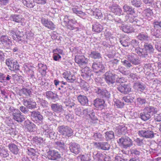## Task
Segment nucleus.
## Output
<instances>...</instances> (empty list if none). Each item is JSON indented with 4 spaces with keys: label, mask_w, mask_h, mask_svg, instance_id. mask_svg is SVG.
I'll return each mask as SVG.
<instances>
[{
    "label": "nucleus",
    "mask_w": 161,
    "mask_h": 161,
    "mask_svg": "<svg viewBox=\"0 0 161 161\" xmlns=\"http://www.w3.org/2000/svg\"><path fill=\"white\" fill-rule=\"evenodd\" d=\"M17 28H13L8 31V34L13 39L19 43L27 42V37L24 35Z\"/></svg>",
    "instance_id": "nucleus-1"
},
{
    "label": "nucleus",
    "mask_w": 161,
    "mask_h": 161,
    "mask_svg": "<svg viewBox=\"0 0 161 161\" xmlns=\"http://www.w3.org/2000/svg\"><path fill=\"white\" fill-rule=\"evenodd\" d=\"M157 112L156 108L152 106L146 107L143 110V112L140 113L139 117L142 120L147 121L150 119Z\"/></svg>",
    "instance_id": "nucleus-2"
},
{
    "label": "nucleus",
    "mask_w": 161,
    "mask_h": 161,
    "mask_svg": "<svg viewBox=\"0 0 161 161\" xmlns=\"http://www.w3.org/2000/svg\"><path fill=\"white\" fill-rule=\"evenodd\" d=\"M9 109V113L12 118L14 121L20 123L24 120L25 119V116L22 114L19 109L14 108L13 107H10Z\"/></svg>",
    "instance_id": "nucleus-3"
},
{
    "label": "nucleus",
    "mask_w": 161,
    "mask_h": 161,
    "mask_svg": "<svg viewBox=\"0 0 161 161\" xmlns=\"http://www.w3.org/2000/svg\"><path fill=\"white\" fill-rule=\"evenodd\" d=\"M151 127H148L147 128H144L139 130L137 132L138 135L142 137L147 139H152L157 136L156 133L150 129Z\"/></svg>",
    "instance_id": "nucleus-4"
},
{
    "label": "nucleus",
    "mask_w": 161,
    "mask_h": 161,
    "mask_svg": "<svg viewBox=\"0 0 161 161\" xmlns=\"http://www.w3.org/2000/svg\"><path fill=\"white\" fill-rule=\"evenodd\" d=\"M117 142L121 148L127 149L133 145V141L129 137L123 136L119 139Z\"/></svg>",
    "instance_id": "nucleus-5"
},
{
    "label": "nucleus",
    "mask_w": 161,
    "mask_h": 161,
    "mask_svg": "<svg viewBox=\"0 0 161 161\" xmlns=\"http://www.w3.org/2000/svg\"><path fill=\"white\" fill-rule=\"evenodd\" d=\"M30 116L32 121L38 125H42L43 120V118L41 113L35 110L31 111Z\"/></svg>",
    "instance_id": "nucleus-6"
},
{
    "label": "nucleus",
    "mask_w": 161,
    "mask_h": 161,
    "mask_svg": "<svg viewBox=\"0 0 161 161\" xmlns=\"http://www.w3.org/2000/svg\"><path fill=\"white\" fill-rule=\"evenodd\" d=\"M95 92L98 96L107 100L111 98V94L110 92L105 89L97 87L95 89Z\"/></svg>",
    "instance_id": "nucleus-7"
},
{
    "label": "nucleus",
    "mask_w": 161,
    "mask_h": 161,
    "mask_svg": "<svg viewBox=\"0 0 161 161\" xmlns=\"http://www.w3.org/2000/svg\"><path fill=\"white\" fill-rule=\"evenodd\" d=\"M5 63L11 71H17L19 70V66L18 62L13 58H8L6 60Z\"/></svg>",
    "instance_id": "nucleus-8"
},
{
    "label": "nucleus",
    "mask_w": 161,
    "mask_h": 161,
    "mask_svg": "<svg viewBox=\"0 0 161 161\" xmlns=\"http://www.w3.org/2000/svg\"><path fill=\"white\" fill-rule=\"evenodd\" d=\"M58 130L59 132L64 136L70 137L73 135V130L70 127L65 125L58 126Z\"/></svg>",
    "instance_id": "nucleus-9"
},
{
    "label": "nucleus",
    "mask_w": 161,
    "mask_h": 161,
    "mask_svg": "<svg viewBox=\"0 0 161 161\" xmlns=\"http://www.w3.org/2000/svg\"><path fill=\"white\" fill-rule=\"evenodd\" d=\"M0 42L3 49L8 50L10 49V46L12 44L11 38L9 37L7 35H2L0 37Z\"/></svg>",
    "instance_id": "nucleus-10"
},
{
    "label": "nucleus",
    "mask_w": 161,
    "mask_h": 161,
    "mask_svg": "<svg viewBox=\"0 0 161 161\" xmlns=\"http://www.w3.org/2000/svg\"><path fill=\"white\" fill-rule=\"evenodd\" d=\"M106 82L109 85H113L116 81V75L114 72L110 71L106 72L104 75Z\"/></svg>",
    "instance_id": "nucleus-11"
},
{
    "label": "nucleus",
    "mask_w": 161,
    "mask_h": 161,
    "mask_svg": "<svg viewBox=\"0 0 161 161\" xmlns=\"http://www.w3.org/2000/svg\"><path fill=\"white\" fill-rule=\"evenodd\" d=\"M47 153V158L49 160L58 161L61 158V154L56 150L49 149Z\"/></svg>",
    "instance_id": "nucleus-12"
},
{
    "label": "nucleus",
    "mask_w": 161,
    "mask_h": 161,
    "mask_svg": "<svg viewBox=\"0 0 161 161\" xmlns=\"http://www.w3.org/2000/svg\"><path fill=\"white\" fill-rule=\"evenodd\" d=\"M101 61L94 62L93 63L92 67L95 72L104 73L105 71V67Z\"/></svg>",
    "instance_id": "nucleus-13"
},
{
    "label": "nucleus",
    "mask_w": 161,
    "mask_h": 161,
    "mask_svg": "<svg viewBox=\"0 0 161 161\" xmlns=\"http://www.w3.org/2000/svg\"><path fill=\"white\" fill-rule=\"evenodd\" d=\"M118 90L124 94H127L131 91V87L130 84H123L119 85L117 87Z\"/></svg>",
    "instance_id": "nucleus-14"
},
{
    "label": "nucleus",
    "mask_w": 161,
    "mask_h": 161,
    "mask_svg": "<svg viewBox=\"0 0 161 161\" xmlns=\"http://www.w3.org/2000/svg\"><path fill=\"white\" fill-rule=\"evenodd\" d=\"M138 35L136 36V38L142 42L147 41L149 40L150 37L146 32H141V29L140 28L137 31Z\"/></svg>",
    "instance_id": "nucleus-15"
},
{
    "label": "nucleus",
    "mask_w": 161,
    "mask_h": 161,
    "mask_svg": "<svg viewBox=\"0 0 161 161\" xmlns=\"http://www.w3.org/2000/svg\"><path fill=\"white\" fill-rule=\"evenodd\" d=\"M127 59L132 64L137 65L140 64V60L137 55L131 53L127 56Z\"/></svg>",
    "instance_id": "nucleus-16"
},
{
    "label": "nucleus",
    "mask_w": 161,
    "mask_h": 161,
    "mask_svg": "<svg viewBox=\"0 0 161 161\" xmlns=\"http://www.w3.org/2000/svg\"><path fill=\"white\" fill-rule=\"evenodd\" d=\"M70 151L75 154H77L80 152V145L75 142H71L69 144Z\"/></svg>",
    "instance_id": "nucleus-17"
},
{
    "label": "nucleus",
    "mask_w": 161,
    "mask_h": 161,
    "mask_svg": "<svg viewBox=\"0 0 161 161\" xmlns=\"http://www.w3.org/2000/svg\"><path fill=\"white\" fill-rule=\"evenodd\" d=\"M93 102L95 107L101 110L104 109L106 107L105 101L103 99L97 98L94 100Z\"/></svg>",
    "instance_id": "nucleus-18"
},
{
    "label": "nucleus",
    "mask_w": 161,
    "mask_h": 161,
    "mask_svg": "<svg viewBox=\"0 0 161 161\" xmlns=\"http://www.w3.org/2000/svg\"><path fill=\"white\" fill-rule=\"evenodd\" d=\"M23 104L27 107L28 108L30 109H34L36 108V103L32 101L30 98L28 99H24L23 101Z\"/></svg>",
    "instance_id": "nucleus-19"
},
{
    "label": "nucleus",
    "mask_w": 161,
    "mask_h": 161,
    "mask_svg": "<svg viewBox=\"0 0 161 161\" xmlns=\"http://www.w3.org/2000/svg\"><path fill=\"white\" fill-rule=\"evenodd\" d=\"M41 21L43 25L48 29L53 30L55 28V25L50 20L44 18L41 19Z\"/></svg>",
    "instance_id": "nucleus-20"
},
{
    "label": "nucleus",
    "mask_w": 161,
    "mask_h": 161,
    "mask_svg": "<svg viewBox=\"0 0 161 161\" xmlns=\"http://www.w3.org/2000/svg\"><path fill=\"white\" fill-rule=\"evenodd\" d=\"M12 76L5 73L0 72V82L2 83L10 82Z\"/></svg>",
    "instance_id": "nucleus-21"
},
{
    "label": "nucleus",
    "mask_w": 161,
    "mask_h": 161,
    "mask_svg": "<svg viewBox=\"0 0 161 161\" xmlns=\"http://www.w3.org/2000/svg\"><path fill=\"white\" fill-rule=\"evenodd\" d=\"M77 99L80 104L83 106H87L89 104V100L86 96L80 94L77 97Z\"/></svg>",
    "instance_id": "nucleus-22"
},
{
    "label": "nucleus",
    "mask_w": 161,
    "mask_h": 161,
    "mask_svg": "<svg viewBox=\"0 0 161 161\" xmlns=\"http://www.w3.org/2000/svg\"><path fill=\"white\" fill-rule=\"evenodd\" d=\"M51 107L52 110L56 113H62L64 110L62 106L58 103H52Z\"/></svg>",
    "instance_id": "nucleus-23"
},
{
    "label": "nucleus",
    "mask_w": 161,
    "mask_h": 161,
    "mask_svg": "<svg viewBox=\"0 0 161 161\" xmlns=\"http://www.w3.org/2000/svg\"><path fill=\"white\" fill-rule=\"evenodd\" d=\"M55 148L58 149L61 152L63 153L65 150V145L62 140L56 141L54 144Z\"/></svg>",
    "instance_id": "nucleus-24"
},
{
    "label": "nucleus",
    "mask_w": 161,
    "mask_h": 161,
    "mask_svg": "<svg viewBox=\"0 0 161 161\" xmlns=\"http://www.w3.org/2000/svg\"><path fill=\"white\" fill-rule=\"evenodd\" d=\"M97 147L98 149L108 150L110 149V145L108 142H100L96 143Z\"/></svg>",
    "instance_id": "nucleus-25"
},
{
    "label": "nucleus",
    "mask_w": 161,
    "mask_h": 161,
    "mask_svg": "<svg viewBox=\"0 0 161 161\" xmlns=\"http://www.w3.org/2000/svg\"><path fill=\"white\" fill-rule=\"evenodd\" d=\"M135 52L141 58H147L148 57L147 52L144 48H142L138 47L135 49Z\"/></svg>",
    "instance_id": "nucleus-26"
},
{
    "label": "nucleus",
    "mask_w": 161,
    "mask_h": 161,
    "mask_svg": "<svg viewBox=\"0 0 161 161\" xmlns=\"http://www.w3.org/2000/svg\"><path fill=\"white\" fill-rule=\"evenodd\" d=\"M151 34L156 38L161 37V29L157 28L153 26L150 28Z\"/></svg>",
    "instance_id": "nucleus-27"
},
{
    "label": "nucleus",
    "mask_w": 161,
    "mask_h": 161,
    "mask_svg": "<svg viewBox=\"0 0 161 161\" xmlns=\"http://www.w3.org/2000/svg\"><path fill=\"white\" fill-rule=\"evenodd\" d=\"M89 55L92 59H97L100 61L102 60V55L98 51H91Z\"/></svg>",
    "instance_id": "nucleus-28"
},
{
    "label": "nucleus",
    "mask_w": 161,
    "mask_h": 161,
    "mask_svg": "<svg viewBox=\"0 0 161 161\" xmlns=\"http://www.w3.org/2000/svg\"><path fill=\"white\" fill-rule=\"evenodd\" d=\"M88 12L91 15L95 16V18L97 19H100L102 17V13L100 10L97 9H96L94 10L92 9H89Z\"/></svg>",
    "instance_id": "nucleus-29"
},
{
    "label": "nucleus",
    "mask_w": 161,
    "mask_h": 161,
    "mask_svg": "<svg viewBox=\"0 0 161 161\" xmlns=\"http://www.w3.org/2000/svg\"><path fill=\"white\" fill-rule=\"evenodd\" d=\"M23 19V16L20 14H12L9 17L10 20L18 23H21Z\"/></svg>",
    "instance_id": "nucleus-30"
},
{
    "label": "nucleus",
    "mask_w": 161,
    "mask_h": 161,
    "mask_svg": "<svg viewBox=\"0 0 161 161\" xmlns=\"http://www.w3.org/2000/svg\"><path fill=\"white\" fill-rule=\"evenodd\" d=\"M133 88L138 91L142 92L145 89L146 86L143 83L138 81L134 83Z\"/></svg>",
    "instance_id": "nucleus-31"
},
{
    "label": "nucleus",
    "mask_w": 161,
    "mask_h": 161,
    "mask_svg": "<svg viewBox=\"0 0 161 161\" xmlns=\"http://www.w3.org/2000/svg\"><path fill=\"white\" fill-rule=\"evenodd\" d=\"M75 62L78 64L80 66L85 65L88 62V60L84 56H78L75 57Z\"/></svg>",
    "instance_id": "nucleus-32"
},
{
    "label": "nucleus",
    "mask_w": 161,
    "mask_h": 161,
    "mask_svg": "<svg viewBox=\"0 0 161 161\" xmlns=\"http://www.w3.org/2000/svg\"><path fill=\"white\" fill-rule=\"evenodd\" d=\"M123 9L124 11L127 14H134L135 13L134 8L127 4H125L124 5Z\"/></svg>",
    "instance_id": "nucleus-33"
},
{
    "label": "nucleus",
    "mask_w": 161,
    "mask_h": 161,
    "mask_svg": "<svg viewBox=\"0 0 161 161\" xmlns=\"http://www.w3.org/2000/svg\"><path fill=\"white\" fill-rule=\"evenodd\" d=\"M9 148L13 154L17 155L19 154V149L18 146L13 143H10L8 145Z\"/></svg>",
    "instance_id": "nucleus-34"
},
{
    "label": "nucleus",
    "mask_w": 161,
    "mask_h": 161,
    "mask_svg": "<svg viewBox=\"0 0 161 161\" xmlns=\"http://www.w3.org/2000/svg\"><path fill=\"white\" fill-rule=\"evenodd\" d=\"M105 140L108 141L114 139L115 138L114 133L112 130L107 131L104 133Z\"/></svg>",
    "instance_id": "nucleus-35"
},
{
    "label": "nucleus",
    "mask_w": 161,
    "mask_h": 161,
    "mask_svg": "<svg viewBox=\"0 0 161 161\" xmlns=\"http://www.w3.org/2000/svg\"><path fill=\"white\" fill-rule=\"evenodd\" d=\"M119 26L120 27V29L125 32L129 33L134 31L133 28L130 25H123Z\"/></svg>",
    "instance_id": "nucleus-36"
},
{
    "label": "nucleus",
    "mask_w": 161,
    "mask_h": 161,
    "mask_svg": "<svg viewBox=\"0 0 161 161\" xmlns=\"http://www.w3.org/2000/svg\"><path fill=\"white\" fill-rule=\"evenodd\" d=\"M46 96L47 98L52 100H55L58 97V96L56 93L51 91L47 92L46 93Z\"/></svg>",
    "instance_id": "nucleus-37"
},
{
    "label": "nucleus",
    "mask_w": 161,
    "mask_h": 161,
    "mask_svg": "<svg viewBox=\"0 0 161 161\" xmlns=\"http://www.w3.org/2000/svg\"><path fill=\"white\" fill-rule=\"evenodd\" d=\"M159 150L158 144L154 142H152L150 146L149 151L151 154L157 153Z\"/></svg>",
    "instance_id": "nucleus-38"
},
{
    "label": "nucleus",
    "mask_w": 161,
    "mask_h": 161,
    "mask_svg": "<svg viewBox=\"0 0 161 161\" xmlns=\"http://www.w3.org/2000/svg\"><path fill=\"white\" fill-rule=\"evenodd\" d=\"M42 135L45 137H48L53 129L48 127L47 125H44L42 126Z\"/></svg>",
    "instance_id": "nucleus-39"
},
{
    "label": "nucleus",
    "mask_w": 161,
    "mask_h": 161,
    "mask_svg": "<svg viewBox=\"0 0 161 161\" xmlns=\"http://www.w3.org/2000/svg\"><path fill=\"white\" fill-rule=\"evenodd\" d=\"M20 92L22 94L27 97H31L32 92L31 88L25 87L22 88L20 90Z\"/></svg>",
    "instance_id": "nucleus-40"
},
{
    "label": "nucleus",
    "mask_w": 161,
    "mask_h": 161,
    "mask_svg": "<svg viewBox=\"0 0 161 161\" xmlns=\"http://www.w3.org/2000/svg\"><path fill=\"white\" fill-rule=\"evenodd\" d=\"M36 102L38 105L42 106L43 108H47L48 107V102L42 98L38 97L36 98Z\"/></svg>",
    "instance_id": "nucleus-41"
},
{
    "label": "nucleus",
    "mask_w": 161,
    "mask_h": 161,
    "mask_svg": "<svg viewBox=\"0 0 161 161\" xmlns=\"http://www.w3.org/2000/svg\"><path fill=\"white\" fill-rule=\"evenodd\" d=\"M109 8L112 12L118 15L121 14L122 11L121 9L118 6L112 5Z\"/></svg>",
    "instance_id": "nucleus-42"
},
{
    "label": "nucleus",
    "mask_w": 161,
    "mask_h": 161,
    "mask_svg": "<svg viewBox=\"0 0 161 161\" xmlns=\"http://www.w3.org/2000/svg\"><path fill=\"white\" fill-rule=\"evenodd\" d=\"M22 2L25 6L30 8H33L35 5L34 0H22Z\"/></svg>",
    "instance_id": "nucleus-43"
},
{
    "label": "nucleus",
    "mask_w": 161,
    "mask_h": 161,
    "mask_svg": "<svg viewBox=\"0 0 161 161\" xmlns=\"http://www.w3.org/2000/svg\"><path fill=\"white\" fill-rule=\"evenodd\" d=\"M103 29V26L97 22L95 23L92 25V30L96 32H100Z\"/></svg>",
    "instance_id": "nucleus-44"
},
{
    "label": "nucleus",
    "mask_w": 161,
    "mask_h": 161,
    "mask_svg": "<svg viewBox=\"0 0 161 161\" xmlns=\"http://www.w3.org/2000/svg\"><path fill=\"white\" fill-rule=\"evenodd\" d=\"M144 48L147 52V53H153L154 52V48L152 45L150 43H146L144 45Z\"/></svg>",
    "instance_id": "nucleus-45"
},
{
    "label": "nucleus",
    "mask_w": 161,
    "mask_h": 161,
    "mask_svg": "<svg viewBox=\"0 0 161 161\" xmlns=\"http://www.w3.org/2000/svg\"><path fill=\"white\" fill-rule=\"evenodd\" d=\"M72 9L73 13L76 14L81 18H83L86 15L85 13L83 12L81 10H79L77 8H73Z\"/></svg>",
    "instance_id": "nucleus-46"
},
{
    "label": "nucleus",
    "mask_w": 161,
    "mask_h": 161,
    "mask_svg": "<svg viewBox=\"0 0 161 161\" xmlns=\"http://www.w3.org/2000/svg\"><path fill=\"white\" fill-rule=\"evenodd\" d=\"M43 112L44 115L47 118L48 120L51 121L53 119L54 115L53 112L47 110H44Z\"/></svg>",
    "instance_id": "nucleus-47"
},
{
    "label": "nucleus",
    "mask_w": 161,
    "mask_h": 161,
    "mask_svg": "<svg viewBox=\"0 0 161 161\" xmlns=\"http://www.w3.org/2000/svg\"><path fill=\"white\" fill-rule=\"evenodd\" d=\"M133 14H127L125 16V20L127 22L135 23V17L133 16Z\"/></svg>",
    "instance_id": "nucleus-48"
},
{
    "label": "nucleus",
    "mask_w": 161,
    "mask_h": 161,
    "mask_svg": "<svg viewBox=\"0 0 161 161\" xmlns=\"http://www.w3.org/2000/svg\"><path fill=\"white\" fill-rule=\"evenodd\" d=\"M93 137L96 141H103L104 139V136L100 132L95 133L93 136Z\"/></svg>",
    "instance_id": "nucleus-49"
},
{
    "label": "nucleus",
    "mask_w": 161,
    "mask_h": 161,
    "mask_svg": "<svg viewBox=\"0 0 161 161\" xmlns=\"http://www.w3.org/2000/svg\"><path fill=\"white\" fill-rule=\"evenodd\" d=\"M131 4L137 8L141 7L142 3L141 0H130Z\"/></svg>",
    "instance_id": "nucleus-50"
},
{
    "label": "nucleus",
    "mask_w": 161,
    "mask_h": 161,
    "mask_svg": "<svg viewBox=\"0 0 161 161\" xmlns=\"http://www.w3.org/2000/svg\"><path fill=\"white\" fill-rule=\"evenodd\" d=\"M136 103L137 105L140 107L147 103V101L145 98L138 97L136 99Z\"/></svg>",
    "instance_id": "nucleus-51"
},
{
    "label": "nucleus",
    "mask_w": 161,
    "mask_h": 161,
    "mask_svg": "<svg viewBox=\"0 0 161 161\" xmlns=\"http://www.w3.org/2000/svg\"><path fill=\"white\" fill-rule=\"evenodd\" d=\"M80 87L84 90L87 91L89 90V85L85 80H82L81 81Z\"/></svg>",
    "instance_id": "nucleus-52"
},
{
    "label": "nucleus",
    "mask_w": 161,
    "mask_h": 161,
    "mask_svg": "<svg viewBox=\"0 0 161 161\" xmlns=\"http://www.w3.org/2000/svg\"><path fill=\"white\" fill-rule=\"evenodd\" d=\"M133 99L134 97L132 96L131 94L124 96L122 98V100L127 103H132L133 102Z\"/></svg>",
    "instance_id": "nucleus-53"
},
{
    "label": "nucleus",
    "mask_w": 161,
    "mask_h": 161,
    "mask_svg": "<svg viewBox=\"0 0 161 161\" xmlns=\"http://www.w3.org/2000/svg\"><path fill=\"white\" fill-rule=\"evenodd\" d=\"M12 75L13 79L18 82H21L23 81V77L18 74H12Z\"/></svg>",
    "instance_id": "nucleus-54"
},
{
    "label": "nucleus",
    "mask_w": 161,
    "mask_h": 161,
    "mask_svg": "<svg viewBox=\"0 0 161 161\" xmlns=\"http://www.w3.org/2000/svg\"><path fill=\"white\" fill-rule=\"evenodd\" d=\"M65 106L67 107V108L70 111H72L73 109L74 110L75 105L76 104L74 102H66L65 103Z\"/></svg>",
    "instance_id": "nucleus-55"
},
{
    "label": "nucleus",
    "mask_w": 161,
    "mask_h": 161,
    "mask_svg": "<svg viewBox=\"0 0 161 161\" xmlns=\"http://www.w3.org/2000/svg\"><path fill=\"white\" fill-rule=\"evenodd\" d=\"M74 110L75 113L76 115L79 116L80 115H82V111L81 109V107L78 106L76 104L75 105Z\"/></svg>",
    "instance_id": "nucleus-56"
},
{
    "label": "nucleus",
    "mask_w": 161,
    "mask_h": 161,
    "mask_svg": "<svg viewBox=\"0 0 161 161\" xmlns=\"http://www.w3.org/2000/svg\"><path fill=\"white\" fill-rule=\"evenodd\" d=\"M115 105L118 108H122L124 107L125 103L123 100L116 99L114 101Z\"/></svg>",
    "instance_id": "nucleus-57"
},
{
    "label": "nucleus",
    "mask_w": 161,
    "mask_h": 161,
    "mask_svg": "<svg viewBox=\"0 0 161 161\" xmlns=\"http://www.w3.org/2000/svg\"><path fill=\"white\" fill-rule=\"evenodd\" d=\"M130 154L133 156H135L137 157L139 156L141 153V152L137 149L134 148L130 149Z\"/></svg>",
    "instance_id": "nucleus-58"
},
{
    "label": "nucleus",
    "mask_w": 161,
    "mask_h": 161,
    "mask_svg": "<svg viewBox=\"0 0 161 161\" xmlns=\"http://www.w3.org/2000/svg\"><path fill=\"white\" fill-rule=\"evenodd\" d=\"M144 14L147 17H150L153 15V13L152 10L149 8H147L144 10Z\"/></svg>",
    "instance_id": "nucleus-59"
},
{
    "label": "nucleus",
    "mask_w": 161,
    "mask_h": 161,
    "mask_svg": "<svg viewBox=\"0 0 161 161\" xmlns=\"http://www.w3.org/2000/svg\"><path fill=\"white\" fill-rule=\"evenodd\" d=\"M64 115H65V119L69 122H71L74 118V115L73 114L68 113L67 114H66L64 113Z\"/></svg>",
    "instance_id": "nucleus-60"
},
{
    "label": "nucleus",
    "mask_w": 161,
    "mask_h": 161,
    "mask_svg": "<svg viewBox=\"0 0 161 161\" xmlns=\"http://www.w3.org/2000/svg\"><path fill=\"white\" fill-rule=\"evenodd\" d=\"M92 75L81 72V76L83 78L87 81H90L92 79L91 78Z\"/></svg>",
    "instance_id": "nucleus-61"
},
{
    "label": "nucleus",
    "mask_w": 161,
    "mask_h": 161,
    "mask_svg": "<svg viewBox=\"0 0 161 161\" xmlns=\"http://www.w3.org/2000/svg\"><path fill=\"white\" fill-rule=\"evenodd\" d=\"M36 127V125L31 122L30 124L28 125L27 128L29 131L32 132L35 130Z\"/></svg>",
    "instance_id": "nucleus-62"
},
{
    "label": "nucleus",
    "mask_w": 161,
    "mask_h": 161,
    "mask_svg": "<svg viewBox=\"0 0 161 161\" xmlns=\"http://www.w3.org/2000/svg\"><path fill=\"white\" fill-rule=\"evenodd\" d=\"M121 62L124 65L127 69H129L132 67V65L131 64V63L128 60H125Z\"/></svg>",
    "instance_id": "nucleus-63"
},
{
    "label": "nucleus",
    "mask_w": 161,
    "mask_h": 161,
    "mask_svg": "<svg viewBox=\"0 0 161 161\" xmlns=\"http://www.w3.org/2000/svg\"><path fill=\"white\" fill-rule=\"evenodd\" d=\"M27 152L28 155L30 156H35L36 155L35 149L31 148H28Z\"/></svg>",
    "instance_id": "nucleus-64"
}]
</instances>
